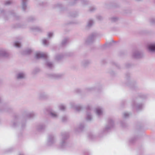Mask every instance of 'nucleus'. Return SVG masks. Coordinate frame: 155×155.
I'll use <instances>...</instances> for the list:
<instances>
[{
  "instance_id": "obj_36",
  "label": "nucleus",
  "mask_w": 155,
  "mask_h": 155,
  "mask_svg": "<svg viewBox=\"0 0 155 155\" xmlns=\"http://www.w3.org/2000/svg\"><path fill=\"white\" fill-rule=\"evenodd\" d=\"M96 9V8L94 7H92L90 8L89 10L91 12H93Z\"/></svg>"
},
{
  "instance_id": "obj_7",
  "label": "nucleus",
  "mask_w": 155,
  "mask_h": 155,
  "mask_svg": "<svg viewBox=\"0 0 155 155\" xmlns=\"http://www.w3.org/2000/svg\"><path fill=\"white\" fill-rule=\"evenodd\" d=\"M47 75L49 78L51 79H58L62 78L63 76V74H49Z\"/></svg>"
},
{
  "instance_id": "obj_15",
  "label": "nucleus",
  "mask_w": 155,
  "mask_h": 155,
  "mask_svg": "<svg viewBox=\"0 0 155 155\" xmlns=\"http://www.w3.org/2000/svg\"><path fill=\"white\" fill-rule=\"evenodd\" d=\"M113 125L114 122L112 119H110L108 120V126H106L105 127V129L107 130H108L111 127H113Z\"/></svg>"
},
{
  "instance_id": "obj_49",
  "label": "nucleus",
  "mask_w": 155,
  "mask_h": 155,
  "mask_svg": "<svg viewBox=\"0 0 155 155\" xmlns=\"http://www.w3.org/2000/svg\"><path fill=\"white\" fill-rule=\"evenodd\" d=\"M130 85L131 87H133V83H130Z\"/></svg>"
},
{
  "instance_id": "obj_47",
  "label": "nucleus",
  "mask_w": 155,
  "mask_h": 155,
  "mask_svg": "<svg viewBox=\"0 0 155 155\" xmlns=\"http://www.w3.org/2000/svg\"><path fill=\"white\" fill-rule=\"evenodd\" d=\"M93 89V88L92 87H88V88H87V89L88 91H91Z\"/></svg>"
},
{
  "instance_id": "obj_11",
  "label": "nucleus",
  "mask_w": 155,
  "mask_h": 155,
  "mask_svg": "<svg viewBox=\"0 0 155 155\" xmlns=\"http://www.w3.org/2000/svg\"><path fill=\"white\" fill-rule=\"evenodd\" d=\"M30 30L33 32H41L43 30L41 27L37 26H34L31 27L30 28Z\"/></svg>"
},
{
  "instance_id": "obj_42",
  "label": "nucleus",
  "mask_w": 155,
  "mask_h": 155,
  "mask_svg": "<svg viewBox=\"0 0 155 155\" xmlns=\"http://www.w3.org/2000/svg\"><path fill=\"white\" fill-rule=\"evenodd\" d=\"M78 15L76 13H74L71 16L73 17H76Z\"/></svg>"
},
{
  "instance_id": "obj_6",
  "label": "nucleus",
  "mask_w": 155,
  "mask_h": 155,
  "mask_svg": "<svg viewBox=\"0 0 155 155\" xmlns=\"http://www.w3.org/2000/svg\"><path fill=\"white\" fill-rule=\"evenodd\" d=\"M35 57L37 59L43 58L47 59L48 58V54L46 53L41 52H36L35 53Z\"/></svg>"
},
{
  "instance_id": "obj_32",
  "label": "nucleus",
  "mask_w": 155,
  "mask_h": 155,
  "mask_svg": "<svg viewBox=\"0 0 155 155\" xmlns=\"http://www.w3.org/2000/svg\"><path fill=\"white\" fill-rule=\"evenodd\" d=\"M149 22L152 25L155 24V18H150L149 19Z\"/></svg>"
},
{
  "instance_id": "obj_24",
  "label": "nucleus",
  "mask_w": 155,
  "mask_h": 155,
  "mask_svg": "<svg viewBox=\"0 0 155 155\" xmlns=\"http://www.w3.org/2000/svg\"><path fill=\"white\" fill-rule=\"evenodd\" d=\"M13 45L15 47L18 48H19L21 46V42L18 41H15Z\"/></svg>"
},
{
  "instance_id": "obj_43",
  "label": "nucleus",
  "mask_w": 155,
  "mask_h": 155,
  "mask_svg": "<svg viewBox=\"0 0 155 155\" xmlns=\"http://www.w3.org/2000/svg\"><path fill=\"white\" fill-rule=\"evenodd\" d=\"M29 20L30 21H33V20H34L35 19V18L34 17H30L29 18Z\"/></svg>"
},
{
  "instance_id": "obj_41",
  "label": "nucleus",
  "mask_w": 155,
  "mask_h": 155,
  "mask_svg": "<svg viewBox=\"0 0 155 155\" xmlns=\"http://www.w3.org/2000/svg\"><path fill=\"white\" fill-rule=\"evenodd\" d=\"M10 109L9 107H6L5 109V112L9 111L10 110Z\"/></svg>"
},
{
  "instance_id": "obj_31",
  "label": "nucleus",
  "mask_w": 155,
  "mask_h": 155,
  "mask_svg": "<svg viewBox=\"0 0 155 155\" xmlns=\"http://www.w3.org/2000/svg\"><path fill=\"white\" fill-rule=\"evenodd\" d=\"M84 127V125L83 124L81 123L78 126V128L79 129L78 131L82 130Z\"/></svg>"
},
{
  "instance_id": "obj_1",
  "label": "nucleus",
  "mask_w": 155,
  "mask_h": 155,
  "mask_svg": "<svg viewBox=\"0 0 155 155\" xmlns=\"http://www.w3.org/2000/svg\"><path fill=\"white\" fill-rule=\"evenodd\" d=\"M62 139L59 144V148L61 149H64L66 148L67 144L65 141L68 137V134L66 133H63L61 134Z\"/></svg>"
},
{
  "instance_id": "obj_22",
  "label": "nucleus",
  "mask_w": 155,
  "mask_h": 155,
  "mask_svg": "<svg viewBox=\"0 0 155 155\" xmlns=\"http://www.w3.org/2000/svg\"><path fill=\"white\" fill-rule=\"evenodd\" d=\"M32 52V50L30 48H28L24 51L22 54H29Z\"/></svg>"
},
{
  "instance_id": "obj_29",
  "label": "nucleus",
  "mask_w": 155,
  "mask_h": 155,
  "mask_svg": "<svg viewBox=\"0 0 155 155\" xmlns=\"http://www.w3.org/2000/svg\"><path fill=\"white\" fill-rule=\"evenodd\" d=\"M45 128V126L44 125H40L38 127L37 130L39 131H40L44 129Z\"/></svg>"
},
{
  "instance_id": "obj_10",
  "label": "nucleus",
  "mask_w": 155,
  "mask_h": 155,
  "mask_svg": "<svg viewBox=\"0 0 155 155\" xmlns=\"http://www.w3.org/2000/svg\"><path fill=\"white\" fill-rule=\"evenodd\" d=\"M86 108L87 110L86 114V119L88 121H91L92 119V117L90 112H89L88 111L91 110V106L90 105H88L87 106Z\"/></svg>"
},
{
  "instance_id": "obj_55",
  "label": "nucleus",
  "mask_w": 155,
  "mask_h": 155,
  "mask_svg": "<svg viewBox=\"0 0 155 155\" xmlns=\"http://www.w3.org/2000/svg\"><path fill=\"white\" fill-rule=\"evenodd\" d=\"M101 18H100V19H101V17H100Z\"/></svg>"
},
{
  "instance_id": "obj_20",
  "label": "nucleus",
  "mask_w": 155,
  "mask_h": 155,
  "mask_svg": "<svg viewBox=\"0 0 155 155\" xmlns=\"http://www.w3.org/2000/svg\"><path fill=\"white\" fill-rule=\"evenodd\" d=\"M64 57V55L62 54H58L55 56V59L56 60L59 61L62 59Z\"/></svg>"
},
{
  "instance_id": "obj_18",
  "label": "nucleus",
  "mask_w": 155,
  "mask_h": 155,
  "mask_svg": "<svg viewBox=\"0 0 155 155\" xmlns=\"http://www.w3.org/2000/svg\"><path fill=\"white\" fill-rule=\"evenodd\" d=\"M46 65L47 67L49 68H52L54 67V65L53 63L48 60L46 61Z\"/></svg>"
},
{
  "instance_id": "obj_37",
  "label": "nucleus",
  "mask_w": 155,
  "mask_h": 155,
  "mask_svg": "<svg viewBox=\"0 0 155 155\" xmlns=\"http://www.w3.org/2000/svg\"><path fill=\"white\" fill-rule=\"evenodd\" d=\"M130 114L127 112H125L124 113V117L127 118L130 116Z\"/></svg>"
},
{
  "instance_id": "obj_48",
  "label": "nucleus",
  "mask_w": 155,
  "mask_h": 155,
  "mask_svg": "<svg viewBox=\"0 0 155 155\" xmlns=\"http://www.w3.org/2000/svg\"><path fill=\"white\" fill-rule=\"evenodd\" d=\"M56 7H60L61 6V5L60 4H57L55 5Z\"/></svg>"
},
{
  "instance_id": "obj_5",
  "label": "nucleus",
  "mask_w": 155,
  "mask_h": 155,
  "mask_svg": "<svg viewBox=\"0 0 155 155\" xmlns=\"http://www.w3.org/2000/svg\"><path fill=\"white\" fill-rule=\"evenodd\" d=\"M71 108L76 111L79 112L82 110L83 107L80 105H76L74 102H71L70 103Z\"/></svg>"
},
{
  "instance_id": "obj_46",
  "label": "nucleus",
  "mask_w": 155,
  "mask_h": 155,
  "mask_svg": "<svg viewBox=\"0 0 155 155\" xmlns=\"http://www.w3.org/2000/svg\"><path fill=\"white\" fill-rule=\"evenodd\" d=\"M76 91L77 93H80L81 91V90L79 89H77L76 90Z\"/></svg>"
},
{
  "instance_id": "obj_17",
  "label": "nucleus",
  "mask_w": 155,
  "mask_h": 155,
  "mask_svg": "<svg viewBox=\"0 0 155 155\" xmlns=\"http://www.w3.org/2000/svg\"><path fill=\"white\" fill-rule=\"evenodd\" d=\"M134 107L137 110H140L142 109L143 107V104H136L135 103H134Z\"/></svg>"
},
{
  "instance_id": "obj_12",
  "label": "nucleus",
  "mask_w": 155,
  "mask_h": 155,
  "mask_svg": "<svg viewBox=\"0 0 155 155\" xmlns=\"http://www.w3.org/2000/svg\"><path fill=\"white\" fill-rule=\"evenodd\" d=\"M142 53L138 51H134L133 54V57L135 58H138L142 57Z\"/></svg>"
},
{
  "instance_id": "obj_51",
  "label": "nucleus",
  "mask_w": 155,
  "mask_h": 155,
  "mask_svg": "<svg viewBox=\"0 0 155 155\" xmlns=\"http://www.w3.org/2000/svg\"><path fill=\"white\" fill-rule=\"evenodd\" d=\"M83 4L84 5H86V3H85L84 2V1H83Z\"/></svg>"
},
{
  "instance_id": "obj_2",
  "label": "nucleus",
  "mask_w": 155,
  "mask_h": 155,
  "mask_svg": "<svg viewBox=\"0 0 155 155\" xmlns=\"http://www.w3.org/2000/svg\"><path fill=\"white\" fill-rule=\"evenodd\" d=\"M96 34L93 33L90 35L86 38L85 43L87 45H91L95 41Z\"/></svg>"
},
{
  "instance_id": "obj_45",
  "label": "nucleus",
  "mask_w": 155,
  "mask_h": 155,
  "mask_svg": "<svg viewBox=\"0 0 155 155\" xmlns=\"http://www.w3.org/2000/svg\"><path fill=\"white\" fill-rule=\"evenodd\" d=\"M94 136L92 134L89 135V137L90 138L92 139L93 138Z\"/></svg>"
},
{
  "instance_id": "obj_30",
  "label": "nucleus",
  "mask_w": 155,
  "mask_h": 155,
  "mask_svg": "<svg viewBox=\"0 0 155 155\" xmlns=\"http://www.w3.org/2000/svg\"><path fill=\"white\" fill-rule=\"evenodd\" d=\"M35 116V114L34 112H31L28 114L27 115V118H32Z\"/></svg>"
},
{
  "instance_id": "obj_19",
  "label": "nucleus",
  "mask_w": 155,
  "mask_h": 155,
  "mask_svg": "<svg viewBox=\"0 0 155 155\" xmlns=\"http://www.w3.org/2000/svg\"><path fill=\"white\" fill-rule=\"evenodd\" d=\"M91 63L90 61L88 60H84L83 61L81 62L82 66L83 67H86L87 66Z\"/></svg>"
},
{
  "instance_id": "obj_53",
  "label": "nucleus",
  "mask_w": 155,
  "mask_h": 155,
  "mask_svg": "<svg viewBox=\"0 0 155 155\" xmlns=\"http://www.w3.org/2000/svg\"><path fill=\"white\" fill-rule=\"evenodd\" d=\"M25 124H22V127H24V126H25Z\"/></svg>"
},
{
  "instance_id": "obj_26",
  "label": "nucleus",
  "mask_w": 155,
  "mask_h": 155,
  "mask_svg": "<svg viewBox=\"0 0 155 155\" xmlns=\"http://www.w3.org/2000/svg\"><path fill=\"white\" fill-rule=\"evenodd\" d=\"M94 24V21L93 20L91 19L89 20L88 22L87 27H91Z\"/></svg>"
},
{
  "instance_id": "obj_25",
  "label": "nucleus",
  "mask_w": 155,
  "mask_h": 155,
  "mask_svg": "<svg viewBox=\"0 0 155 155\" xmlns=\"http://www.w3.org/2000/svg\"><path fill=\"white\" fill-rule=\"evenodd\" d=\"M118 18L116 17H112L109 18V20L112 22H115L117 21Z\"/></svg>"
},
{
  "instance_id": "obj_16",
  "label": "nucleus",
  "mask_w": 155,
  "mask_h": 155,
  "mask_svg": "<svg viewBox=\"0 0 155 155\" xmlns=\"http://www.w3.org/2000/svg\"><path fill=\"white\" fill-rule=\"evenodd\" d=\"M27 0H21V5L22 9L25 11L27 8Z\"/></svg>"
},
{
  "instance_id": "obj_28",
  "label": "nucleus",
  "mask_w": 155,
  "mask_h": 155,
  "mask_svg": "<svg viewBox=\"0 0 155 155\" xmlns=\"http://www.w3.org/2000/svg\"><path fill=\"white\" fill-rule=\"evenodd\" d=\"M60 109L61 110H64L66 109V106L63 104H61L59 106Z\"/></svg>"
},
{
  "instance_id": "obj_23",
  "label": "nucleus",
  "mask_w": 155,
  "mask_h": 155,
  "mask_svg": "<svg viewBox=\"0 0 155 155\" xmlns=\"http://www.w3.org/2000/svg\"><path fill=\"white\" fill-rule=\"evenodd\" d=\"M6 13L5 11L3 10H0V17H2L5 20L7 19L6 18Z\"/></svg>"
},
{
  "instance_id": "obj_27",
  "label": "nucleus",
  "mask_w": 155,
  "mask_h": 155,
  "mask_svg": "<svg viewBox=\"0 0 155 155\" xmlns=\"http://www.w3.org/2000/svg\"><path fill=\"white\" fill-rule=\"evenodd\" d=\"M68 38H64L62 41L61 42V45L63 46L65 45L67 42H68Z\"/></svg>"
},
{
  "instance_id": "obj_56",
  "label": "nucleus",
  "mask_w": 155,
  "mask_h": 155,
  "mask_svg": "<svg viewBox=\"0 0 155 155\" xmlns=\"http://www.w3.org/2000/svg\"><path fill=\"white\" fill-rule=\"evenodd\" d=\"M154 3H155V0H154Z\"/></svg>"
},
{
  "instance_id": "obj_13",
  "label": "nucleus",
  "mask_w": 155,
  "mask_h": 155,
  "mask_svg": "<svg viewBox=\"0 0 155 155\" xmlns=\"http://www.w3.org/2000/svg\"><path fill=\"white\" fill-rule=\"evenodd\" d=\"M95 112L98 116H101L103 115V109L101 107H98L95 109Z\"/></svg>"
},
{
  "instance_id": "obj_35",
  "label": "nucleus",
  "mask_w": 155,
  "mask_h": 155,
  "mask_svg": "<svg viewBox=\"0 0 155 155\" xmlns=\"http://www.w3.org/2000/svg\"><path fill=\"white\" fill-rule=\"evenodd\" d=\"M12 3V2L11 1H6L5 2V5H11Z\"/></svg>"
},
{
  "instance_id": "obj_8",
  "label": "nucleus",
  "mask_w": 155,
  "mask_h": 155,
  "mask_svg": "<svg viewBox=\"0 0 155 155\" xmlns=\"http://www.w3.org/2000/svg\"><path fill=\"white\" fill-rule=\"evenodd\" d=\"M55 142V138L54 135H49L48 136L47 145L48 146H50L53 144Z\"/></svg>"
},
{
  "instance_id": "obj_38",
  "label": "nucleus",
  "mask_w": 155,
  "mask_h": 155,
  "mask_svg": "<svg viewBox=\"0 0 155 155\" xmlns=\"http://www.w3.org/2000/svg\"><path fill=\"white\" fill-rule=\"evenodd\" d=\"M67 118L65 116H63L62 118V120L63 122H64L66 121L67 120Z\"/></svg>"
},
{
  "instance_id": "obj_54",
  "label": "nucleus",
  "mask_w": 155,
  "mask_h": 155,
  "mask_svg": "<svg viewBox=\"0 0 155 155\" xmlns=\"http://www.w3.org/2000/svg\"><path fill=\"white\" fill-rule=\"evenodd\" d=\"M142 97L143 98H145V97Z\"/></svg>"
},
{
  "instance_id": "obj_21",
  "label": "nucleus",
  "mask_w": 155,
  "mask_h": 155,
  "mask_svg": "<svg viewBox=\"0 0 155 155\" xmlns=\"http://www.w3.org/2000/svg\"><path fill=\"white\" fill-rule=\"evenodd\" d=\"M50 115L51 117L54 118H57L58 116L57 113L55 112H51L50 113Z\"/></svg>"
},
{
  "instance_id": "obj_3",
  "label": "nucleus",
  "mask_w": 155,
  "mask_h": 155,
  "mask_svg": "<svg viewBox=\"0 0 155 155\" xmlns=\"http://www.w3.org/2000/svg\"><path fill=\"white\" fill-rule=\"evenodd\" d=\"M147 49L149 52L155 53V42L148 44L147 45Z\"/></svg>"
},
{
  "instance_id": "obj_50",
  "label": "nucleus",
  "mask_w": 155,
  "mask_h": 155,
  "mask_svg": "<svg viewBox=\"0 0 155 155\" xmlns=\"http://www.w3.org/2000/svg\"><path fill=\"white\" fill-rule=\"evenodd\" d=\"M19 155H24V154L22 153H20Z\"/></svg>"
},
{
  "instance_id": "obj_14",
  "label": "nucleus",
  "mask_w": 155,
  "mask_h": 155,
  "mask_svg": "<svg viewBox=\"0 0 155 155\" xmlns=\"http://www.w3.org/2000/svg\"><path fill=\"white\" fill-rule=\"evenodd\" d=\"M16 78L18 79L21 80L25 78V74L23 72H19L16 75Z\"/></svg>"
},
{
  "instance_id": "obj_40",
  "label": "nucleus",
  "mask_w": 155,
  "mask_h": 155,
  "mask_svg": "<svg viewBox=\"0 0 155 155\" xmlns=\"http://www.w3.org/2000/svg\"><path fill=\"white\" fill-rule=\"evenodd\" d=\"M136 138H132L130 140V142L131 143H133L136 140Z\"/></svg>"
},
{
  "instance_id": "obj_4",
  "label": "nucleus",
  "mask_w": 155,
  "mask_h": 155,
  "mask_svg": "<svg viewBox=\"0 0 155 155\" xmlns=\"http://www.w3.org/2000/svg\"><path fill=\"white\" fill-rule=\"evenodd\" d=\"M10 54L8 51L4 48H0V58H7Z\"/></svg>"
},
{
  "instance_id": "obj_52",
  "label": "nucleus",
  "mask_w": 155,
  "mask_h": 155,
  "mask_svg": "<svg viewBox=\"0 0 155 155\" xmlns=\"http://www.w3.org/2000/svg\"><path fill=\"white\" fill-rule=\"evenodd\" d=\"M9 14H10L11 15H12V12H9Z\"/></svg>"
},
{
  "instance_id": "obj_44",
  "label": "nucleus",
  "mask_w": 155,
  "mask_h": 155,
  "mask_svg": "<svg viewBox=\"0 0 155 155\" xmlns=\"http://www.w3.org/2000/svg\"><path fill=\"white\" fill-rule=\"evenodd\" d=\"M109 73L111 75H113L114 74V72L113 71H109Z\"/></svg>"
},
{
  "instance_id": "obj_34",
  "label": "nucleus",
  "mask_w": 155,
  "mask_h": 155,
  "mask_svg": "<svg viewBox=\"0 0 155 155\" xmlns=\"http://www.w3.org/2000/svg\"><path fill=\"white\" fill-rule=\"evenodd\" d=\"M54 35V33L52 32H49L48 33V38H50Z\"/></svg>"
},
{
  "instance_id": "obj_39",
  "label": "nucleus",
  "mask_w": 155,
  "mask_h": 155,
  "mask_svg": "<svg viewBox=\"0 0 155 155\" xmlns=\"http://www.w3.org/2000/svg\"><path fill=\"white\" fill-rule=\"evenodd\" d=\"M17 124V123L16 122H13L12 123V125L13 127H15L16 126Z\"/></svg>"
},
{
  "instance_id": "obj_33",
  "label": "nucleus",
  "mask_w": 155,
  "mask_h": 155,
  "mask_svg": "<svg viewBox=\"0 0 155 155\" xmlns=\"http://www.w3.org/2000/svg\"><path fill=\"white\" fill-rule=\"evenodd\" d=\"M43 43L45 46H47L49 45L48 41L45 39L43 40Z\"/></svg>"
},
{
  "instance_id": "obj_9",
  "label": "nucleus",
  "mask_w": 155,
  "mask_h": 155,
  "mask_svg": "<svg viewBox=\"0 0 155 155\" xmlns=\"http://www.w3.org/2000/svg\"><path fill=\"white\" fill-rule=\"evenodd\" d=\"M38 99L40 100H46L49 98V96L45 92H41L38 94Z\"/></svg>"
}]
</instances>
